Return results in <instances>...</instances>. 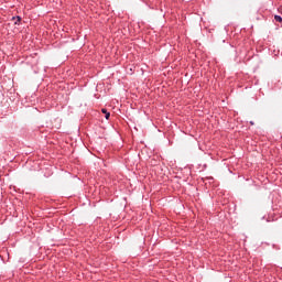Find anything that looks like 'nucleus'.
I'll list each match as a JSON object with an SVG mask.
<instances>
[{
    "label": "nucleus",
    "instance_id": "1",
    "mask_svg": "<svg viewBox=\"0 0 282 282\" xmlns=\"http://www.w3.org/2000/svg\"><path fill=\"white\" fill-rule=\"evenodd\" d=\"M101 113H105V115H106V120H109L111 113H109V112L107 111V109L102 108V109H101Z\"/></svg>",
    "mask_w": 282,
    "mask_h": 282
},
{
    "label": "nucleus",
    "instance_id": "2",
    "mask_svg": "<svg viewBox=\"0 0 282 282\" xmlns=\"http://www.w3.org/2000/svg\"><path fill=\"white\" fill-rule=\"evenodd\" d=\"M274 20L278 21V23H282V18L281 15H275Z\"/></svg>",
    "mask_w": 282,
    "mask_h": 282
},
{
    "label": "nucleus",
    "instance_id": "3",
    "mask_svg": "<svg viewBox=\"0 0 282 282\" xmlns=\"http://www.w3.org/2000/svg\"><path fill=\"white\" fill-rule=\"evenodd\" d=\"M18 21H21V18H20V17H18Z\"/></svg>",
    "mask_w": 282,
    "mask_h": 282
},
{
    "label": "nucleus",
    "instance_id": "4",
    "mask_svg": "<svg viewBox=\"0 0 282 282\" xmlns=\"http://www.w3.org/2000/svg\"><path fill=\"white\" fill-rule=\"evenodd\" d=\"M281 10H282V7H281Z\"/></svg>",
    "mask_w": 282,
    "mask_h": 282
}]
</instances>
